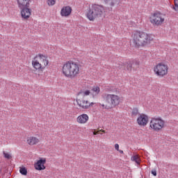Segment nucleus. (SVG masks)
Listing matches in <instances>:
<instances>
[{
	"mask_svg": "<svg viewBox=\"0 0 178 178\" xmlns=\"http://www.w3.org/2000/svg\"><path fill=\"white\" fill-rule=\"evenodd\" d=\"M131 43L135 48H143L148 47L154 42V37L151 33H148L141 30H135L131 35Z\"/></svg>",
	"mask_w": 178,
	"mask_h": 178,
	"instance_id": "obj_1",
	"label": "nucleus"
},
{
	"mask_svg": "<svg viewBox=\"0 0 178 178\" xmlns=\"http://www.w3.org/2000/svg\"><path fill=\"white\" fill-rule=\"evenodd\" d=\"M80 64L69 60L63 65L61 73L67 79H76L80 74Z\"/></svg>",
	"mask_w": 178,
	"mask_h": 178,
	"instance_id": "obj_2",
	"label": "nucleus"
},
{
	"mask_svg": "<svg viewBox=\"0 0 178 178\" xmlns=\"http://www.w3.org/2000/svg\"><path fill=\"white\" fill-rule=\"evenodd\" d=\"M102 98L105 104H99V106L102 109H112L122 104V97L118 95L111 94V93H104L102 95Z\"/></svg>",
	"mask_w": 178,
	"mask_h": 178,
	"instance_id": "obj_3",
	"label": "nucleus"
},
{
	"mask_svg": "<svg viewBox=\"0 0 178 178\" xmlns=\"http://www.w3.org/2000/svg\"><path fill=\"white\" fill-rule=\"evenodd\" d=\"M31 65L35 72H44L49 66V59L45 54H38L32 58Z\"/></svg>",
	"mask_w": 178,
	"mask_h": 178,
	"instance_id": "obj_4",
	"label": "nucleus"
},
{
	"mask_svg": "<svg viewBox=\"0 0 178 178\" xmlns=\"http://www.w3.org/2000/svg\"><path fill=\"white\" fill-rule=\"evenodd\" d=\"M105 13V8L102 5L93 3L89 6L86 16L90 22H94L97 17H102Z\"/></svg>",
	"mask_w": 178,
	"mask_h": 178,
	"instance_id": "obj_5",
	"label": "nucleus"
},
{
	"mask_svg": "<svg viewBox=\"0 0 178 178\" xmlns=\"http://www.w3.org/2000/svg\"><path fill=\"white\" fill-rule=\"evenodd\" d=\"M33 0H16L17 5L21 9V17L24 20H29L31 17V8L30 5Z\"/></svg>",
	"mask_w": 178,
	"mask_h": 178,
	"instance_id": "obj_6",
	"label": "nucleus"
},
{
	"mask_svg": "<svg viewBox=\"0 0 178 178\" xmlns=\"http://www.w3.org/2000/svg\"><path fill=\"white\" fill-rule=\"evenodd\" d=\"M166 127V122L161 117L152 118L149 122V129L152 131H162Z\"/></svg>",
	"mask_w": 178,
	"mask_h": 178,
	"instance_id": "obj_7",
	"label": "nucleus"
},
{
	"mask_svg": "<svg viewBox=\"0 0 178 178\" xmlns=\"http://www.w3.org/2000/svg\"><path fill=\"white\" fill-rule=\"evenodd\" d=\"M153 72L157 77H165L169 73V66L165 63H159L154 66Z\"/></svg>",
	"mask_w": 178,
	"mask_h": 178,
	"instance_id": "obj_8",
	"label": "nucleus"
},
{
	"mask_svg": "<svg viewBox=\"0 0 178 178\" xmlns=\"http://www.w3.org/2000/svg\"><path fill=\"white\" fill-rule=\"evenodd\" d=\"M76 102L81 109H90V108H92L95 105V102H90L86 97H81L80 95H78Z\"/></svg>",
	"mask_w": 178,
	"mask_h": 178,
	"instance_id": "obj_9",
	"label": "nucleus"
},
{
	"mask_svg": "<svg viewBox=\"0 0 178 178\" xmlns=\"http://www.w3.org/2000/svg\"><path fill=\"white\" fill-rule=\"evenodd\" d=\"M149 22L153 26H162L165 23V17L159 12L154 13L149 17Z\"/></svg>",
	"mask_w": 178,
	"mask_h": 178,
	"instance_id": "obj_10",
	"label": "nucleus"
},
{
	"mask_svg": "<svg viewBox=\"0 0 178 178\" xmlns=\"http://www.w3.org/2000/svg\"><path fill=\"white\" fill-rule=\"evenodd\" d=\"M149 120V117L145 113H140L138 115L136 119V123L140 127H145L148 124Z\"/></svg>",
	"mask_w": 178,
	"mask_h": 178,
	"instance_id": "obj_11",
	"label": "nucleus"
},
{
	"mask_svg": "<svg viewBox=\"0 0 178 178\" xmlns=\"http://www.w3.org/2000/svg\"><path fill=\"white\" fill-rule=\"evenodd\" d=\"M47 163V159L40 157L38 160L34 163V168L35 170H45L47 167L45 164Z\"/></svg>",
	"mask_w": 178,
	"mask_h": 178,
	"instance_id": "obj_12",
	"label": "nucleus"
},
{
	"mask_svg": "<svg viewBox=\"0 0 178 178\" xmlns=\"http://www.w3.org/2000/svg\"><path fill=\"white\" fill-rule=\"evenodd\" d=\"M72 7L69 6H64L60 10V16H62V17H69V16L72 15Z\"/></svg>",
	"mask_w": 178,
	"mask_h": 178,
	"instance_id": "obj_13",
	"label": "nucleus"
},
{
	"mask_svg": "<svg viewBox=\"0 0 178 178\" xmlns=\"http://www.w3.org/2000/svg\"><path fill=\"white\" fill-rule=\"evenodd\" d=\"M90 120V117L87 114H81L76 118V122L79 124H86Z\"/></svg>",
	"mask_w": 178,
	"mask_h": 178,
	"instance_id": "obj_14",
	"label": "nucleus"
},
{
	"mask_svg": "<svg viewBox=\"0 0 178 178\" xmlns=\"http://www.w3.org/2000/svg\"><path fill=\"white\" fill-rule=\"evenodd\" d=\"M38 143H40V139L35 136H29L26 138V144L31 147L37 145Z\"/></svg>",
	"mask_w": 178,
	"mask_h": 178,
	"instance_id": "obj_15",
	"label": "nucleus"
},
{
	"mask_svg": "<svg viewBox=\"0 0 178 178\" xmlns=\"http://www.w3.org/2000/svg\"><path fill=\"white\" fill-rule=\"evenodd\" d=\"M122 65L124 66V70H128L130 72L131 70V67H133V63L131 61H127L122 63Z\"/></svg>",
	"mask_w": 178,
	"mask_h": 178,
	"instance_id": "obj_16",
	"label": "nucleus"
},
{
	"mask_svg": "<svg viewBox=\"0 0 178 178\" xmlns=\"http://www.w3.org/2000/svg\"><path fill=\"white\" fill-rule=\"evenodd\" d=\"M92 92L93 97H97V95H99L101 92V88L98 86H95L92 88Z\"/></svg>",
	"mask_w": 178,
	"mask_h": 178,
	"instance_id": "obj_17",
	"label": "nucleus"
},
{
	"mask_svg": "<svg viewBox=\"0 0 178 178\" xmlns=\"http://www.w3.org/2000/svg\"><path fill=\"white\" fill-rule=\"evenodd\" d=\"M131 161H132V162H136V163H137V165H140V162H141V159H140V156L138 154L134 155L131 157Z\"/></svg>",
	"mask_w": 178,
	"mask_h": 178,
	"instance_id": "obj_18",
	"label": "nucleus"
},
{
	"mask_svg": "<svg viewBox=\"0 0 178 178\" xmlns=\"http://www.w3.org/2000/svg\"><path fill=\"white\" fill-rule=\"evenodd\" d=\"M106 3H108V6L110 8H113L118 2H119V0H104Z\"/></svg>",
	"mask_w": 178,
	"mask_h": 178,
	"instance_id": "obj_19",
	"label": "nucleus"
},
{
	"mask_svg": "<svg viewBox=\"0 0 178 178\" xmlns=\"http://www.w3.org/2000/svg\"><path fill=\"white\" fill-rule=\"evenodd\" d=\"M90 94H91V91H90V90H86L79 92L78 95H80V97H83L84 98V97H88Z\"/></svg>",
	"mask_w": 178,
	"mask_h": 178,
	"instance_id": "obj_20",
	"label": "nucleus"
},
{
	"mask_svg": "<svg viewBox=\"0 0 178 178\" xmlns=\"http://www.w3.org/2000/svg\"><path fill=\"white\" fill-rule=\"evenodd\" d=\"M140 113V111L138 110V108L135 107L133 108L132 111H131V115L132 116H137Z\"/></svg>",
	"mask_w": 178,
	"mask_h": 178,
	"instance_id": "obj_21",
	"label": "nucleus"
},
{
	"mask_svg": "<svg viewBox=\"0 0 178 178\" xmlns=\"http://www.w3.org/2000/svg\"><path fill=\"white\" fill-rule=\"evenodd\" d=\"M19 173H21V175H23L24 176H27V169L26 168H20Z\"/></svg>",
	"mask_w": 178,
	"mask_h": 178,
	"instance_id": "obj_22",
	"label": "nucleus"
},
{
	"mask_svg": "<svg viewBox=\"0 0 178 178\" xmlns=\"http://www.w3.org/2000/svg\"><path fill=\"white\" fill-rule=\"evenodd\" d=\"M102 132L103 133H106V131L104 130V129H99L98 131H95V129H94L93 131V136H97V134H102Z\"/></svg>",
	"mask_w": 178,
	"mask_h": 178,
	"instance_id": "obj_23",
	"label": "nucleus"
},
{
	"mask_svg": "<svg viewBox=\"0 0 178 178\" xmlns=\"http://www.w3.org/2000/svg\"><path fill=\"white\" fill-rule=\"evenodd\" d=\"M48 6H54L56 3V0H47Z\"/></svg>",
	"mask_w": 178,
	"mask_h": 178,
	"instance_id": "obj_24",
	"label": "nucleus"
},
{
	"mask_svg": "<svg viewBox=\"0 0 178 178\" xmlns=\"http://www.w3.org/2000/svg\"><path fill=\"white\" fill-rule=\"evenodd\" d=\"M175 6L172 8L175 12H178V0H174Z\"/></svg>",
	"mask_w": 178,
	"mask_h": 178,
	"instance_id": "obj_25",
	"label": "nucleus"
},
{
	"mask_svg": "<svg viewBox=\"0 0 178 178\" xmlns=\"http://www.w3.org/2000/svg\"><path fill=\"white\" fill-rule=\"evenodd\" d=\"M4 158H6V159H12V155H10V154L9 153H6L5 152H3Z\"/></svg>",
	"mask_w": 178,
	"mask_h": 178,
	"instance_id": "obj_26",
	"label": "nucleus"
},
{
	"mask_svg": "<svg viewBox=\"0 0 178 178\" xmlns=\"http://www.w3.org/2000/svg\"><path fill=\"white\" fill-rule=\"evenodd\" d=\"M114 147H115V149L116 151H118L119 150V144L116 143L115 145H114Z\"/></svg>",
	"mask_w": 178,
	"mask_h": 178,
	"instance_id": "obj_27",
	"label": "nucleus"
},
{
	"mask_svg": "<svg viewBox=\"0 0 178 178\" xmlns=\"http://www.w3.org/2000/svg\"><path fill=\"white\" fill-rule=\"evenodd\" d=\"M152 175H153V176H156V170H152Z\"/></svg>",
	"mask_w": 178,
	"mask_h": 178,
	"instance_id": "obj_28",
	"label": "nucleus"
},
{
	"mask_svg": "<svg viewBox=\"0 0 178 178\" xmlns=\"http://www.w3.org/2000/svg\"><path fill=\"white\" fill-rule=\"evenodd\" d=\"M107 91H112V87H109L107 88Z\"/></svg>",
	"mask_w": 178,
	"mask_h": 178,
	"instance_id": "obj_29",
	"label": "nucleus"
},
{
	"mask_svg": "<svg viewBox=\"0 0 178 178\" xmlns=\"http://www.w3.org/2000/svg\"><path fill=\"white\" fill-rule=\"evenodd\" d=\"M118 152H120V154H124L123 150H120V149H119V150H118Z\"/></svg>",
	"mask_w": 178,
	"mask_h": 178,
	"instance_id": "obj_30",
	"label": "nucleus"
},
{
	"mask_svg": "<svg viewBox=\"0 0 178 178\" xmlns=\"http://www.w3.org/2000/svg\"><path fill=\"white\" fill-rule=\"evenodd\" d=\"M100 133H101L102 134H104L102 131H100Z\"/></svg>",
	"mask_w": 178,
	"mask_h": 178,
	"instance_id": "obj_31",
	"label": "nucleus"
}]
</instances>
